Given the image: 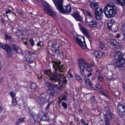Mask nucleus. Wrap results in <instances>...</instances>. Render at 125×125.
Masks as SVG:
<instances>
[{"label": "nucleus", "mask_w": 125, "mask_h": 125, "mask_svg": "<svg viewBox=\"0 0 125 125\" xmlns=\"http://www.w3.org/2000/svg\"><path fill=\"white\" fill-rule=\"evenodd\" d=\"M10 94L11 97L12 98H14V97H15V95L13 92H10Z\"/></svg>", "instance_id": "nucleus-48"}, {"label": "nucleus", "mask_w": 125, "mask_h": 125, "mask_svg": "<svg viewBox=\"0 0 125 125\" xmlns=\"http://www.w3.org/2000/svg\"><path fill=\"white\" fill-rule=\"evenodd\" d=\"M116 90V91H114L115 92L114 93L116 95V96H117L118 95H119V91Z\"/></svg>", "instance_id": "nucleus-50"}, {"label": "nucleus", "mask_w": 125, "mask_h": 125, "mask_svg": "<svg viewBox=\"0 0 125 125\" xmlns=\"http://www.w3.org/2000/svg\"><path fill=\"white\" fill-rule=\"evenodd\" d=\"M84 69L80 70V73L81 75L83 77H84V78L86 76H87L84 74Z\"/></svg>", "instance_id": "nucleus-39"}, {"label": "nucleus", "mask_w": 125, "mask_h": 125, "mask_svg": "<svg viewBox=\"0 0 125 125\" xmlns=\"http://www.w3.org/2000/svg\"><path fill=\"white\" fill-rule=\"evenodd\" d=\"M53 103V102L51 101L47 105V107L46 108L45 111H46L48 110L49 108V106L51 105Z\"/></svg>", "instance_id": "nucleus-40"}, {"label": "nucleus", "mask_w": 125, "mask_h": 125, "mask_svg": "<svg viewBox=\"0 0 125 125\" xmlns=\"http://www.w3.org/2000/svg\"><path fill=\"white\" fill-rule=\"evenodd\" d=\"M111 43L113 46H119L116 40L114 39H111L110 40Z\"/></svg>", "instance_id": "nucleus-23"}, {"label": "nucleus", "mask_w": 125, "mask_h": 125, "mask_svg": "<svg viewBox=\"0 0 125 125\" xmlns=\"http://www.w3.org/2000/svg\"><path fill=\"white\" fill-rule=\"evenodd\" d=\"M62 102V100H59L58 103H59V105H60V103Z\"/></svg>", "instance_id": "nucleus-57"}, {"label": "nucleus", "mask_w": 125, "mask_h": 125, "mask_svg": "<svg viewBox=\"0 0 125 125\" xmlns=\"http://www.w3.org/2000/svg\"><path fill=\"white\" fill-rule=\"evenodd\" d=\"M112 21H114L113 20L111 19V20L109 21L107 24L108 28L109 30H111L112 29L111 27L113 25Z\"/></svg>", "instance_id": "nucleus-24"}, {"label": "nucleus", "mask_w": 125, "mask_h": 125, "mask_svg": "<svg viewBox=\"0 0 125 125\" xmlns=\"http://www.w3.org/2000/svg\"><path fill=\"white\" fill-rule=\"evenodd\" d=\"M28 54L30 56L33 55H35L33 52L31 51H28Z\"/></svg>", "instance_id": "nucleus-46"}, {"label": "nucleus", "mask_w": 125, "mask_h": 125, "mask_svg": "<svg viewBox=\"0 0 125 125\" xmlns=\"http://www.w3.org/2000/svg\"><path fill=\"white\" fill-rule=\"evenodd\" d=\"M123 34L124 36V38L125 39V29L123 31Z\"/></svg>", "instance_id": "nucleus-52"}, {"label": "nucleus", "mask_w": 125, "mask_h": 125, "mask_svg": "<svg viewBox=\"0 0 125 125\" xmlns=\"http://www.w3.org/2000/svg\"><path fill=\"white\" fill-rule=\"evenodd\" d=\"M102 93V94H103L104 95V96H106V97L107 98H108V95H107L103 91H102L101 92Z\"/></svg>", "instance_id": "nucleus-51"}, {"label": "nucleus", "mask_w": 125, "mask_h": 125, "mask_svg": "<svg viewBox=\"0 0 125 125\" xmlns=\"http://www.w3.org/2000/svg\"><path fill=\"white\" fill-rule=\"evenodd\" d=\"M33 118L34 120L36 122H38L39 120L38 116L35 114H34L32 115Z\"/></svg>", "instance_id": "nucleus-29"}, {"label": "nucleus", "mask_w": 125, "mask_h": 125, "mask_svg": "<svg viewBox=\"0 0 125 125\" xmlns=\"http://www.w3.org/2000/svg\"><path fill=\"white\" fill-rule=\"evenodd\" d=\"M117 8L114 4L112 3L108 4L104 7L103 11L106 16L111 18L116 14Z\"/></svg>", "instance_id": "nucleus-2"}, {"label": "nucleus", "mask_w": 125, "mask_h": 125, "mask_svg": "<svg viewBox=\"0 0 125 125\" xmlns=\"http://www.w3.org/2000/svg\"><path fill=\"white\" fill-rule=\"evenodd\" d=\"M114 58L115 60L116 66L115 67L120 68L125 63V60L120 52H116L114 56Z\"/></svg>", "instance_id": "nucleus-4"}, {"label": "nucleus", "mask_w": 125, "mask_h": 125, "mask_svg": "<svg viewBox=\"0 0 125 125\" xmlns=\"http://www.w3.org/2000/svg\"><path fill=\"white\" fill-rule=\"evenodd\" d=\"M98 23V21L96 20H92L88 23V25L91 28L96 27Z\"/></svg>", "instance_id": "nucleus-15"}, {"label": "nucleus", "mask_w": 125, "mask_h": 125, "mask_svg": "<svg viewBox=\"0 0 125 125\" xmlns=\"http://www.w3.org/2000/svg\"><path fill=\"white\" fill-rule=\"evenodd\" d=\"M92 74L91 73H88L87 74L88 76L89 77Z\"/></svg>", "instance_id": "nucleus-58"}, {"label": "nucleus", "mask_w": 125, "mask_h": 125, "mask_svg": "<svg viewBox=\"0 0 125 125\" xmlns=\"http://www.w3.org/2000/svg\"><path fill=\"white\" fill-rule=\"evenodd\" d=\"M94 96H93L91 99V101L92 103H94L95 101Z\"/></svg>", "instance_id": "nucleus-47"}, {"label": "nucleus", "mask_w": 125, "mask_h": 125, "mask_svg": "<svg viewBox=\"0 0 125 125\" xmlns=\"http://www.w3.org/2000/svg\"><path fill=\"white\" fill-rule=\"evenodd\" d=\"M90 6L92 8L93 10H94L98 6V4L97 3L94 2H91L90 3Z\"/></svg>", "instance_id": "nucleus-18"}, {"label": "nucleus", "mask_w": 125, "mask_h": 125, "mask_svg": "<svg viewBox=\"0 0 125 125\" xmlns=\"http://www.w3.org/2000/svg\"><path fill=\"white\" fill-rule=\"evenodd\" d=\"M99 73L98 72H96V74H97V73ZM97 75L98 76H97V75H96V76H97V79L98 80V81L100 82H102L104 81V78L102 76H101L99 75L98 74H97Z\"/></svg>", "instance_id": "nucleus-26"}, {"label": "nucleus", "mask_w": 125, "mask_h": 125, "mask_svg": "<svg viewBox=\"0 0 125 125\" xmlns=\"http://www.w3.org/2000/svg\"><path fill=\"white\" fill-rule=\"evenodd\" d=\"M46 99L44 97L38 98L36 100V101L41 106L43 105L45 103Z\"/></svg>", "instance_id": "nucleus-13"}, {"label": "nucleus", "mask_w": 125, "mask_h": 125, "mask_svg": "<svg viewBox=\"0 0 125 125\" xmlns=\"http://www.w3.org/2000/svg\"><path fill=\"white\" fill-rule=\"evenodd\" d=\"M105 125H110V121L109 119H108L107 118L105 119L104 121Z\"/></svg>", "instance_id": "nucleus-38"}, {"label": "nucleus", "mask_w": 125, "mask_h": 125, "mask_svg": "<svg viewBox=\"0 0 125 125\" xmlns=\"http://www.w3.org/2000/svg\"><path fill=\"white\" fill-rule=\"evenodd\" d=\"M11 48L12 49L15 51L17 53H20L19 52H18V50L19 49L18 47L15 44H12L10 46Z\"/></svg>", "instance_id": "nucleus-19"}, {"label": "nucleus", "mask_w": 125, "mask_h": 125, "mask_svg": "<svg viewBox=\"0 0 125 125\" xmlns=\"http://www.w3.org/2000/svg\"><path fill=\"white\" fill-rule=\"evenodd\" d=\"M51 46L52 48L55 49L54 50L55 52H59V51L58 49L59 48V45L58 44L55 43L53 44Z\"/></svg>", "instance_id": "nucleus-20"}, {"label": "nucleus", "mask_w": 125, "mask_h": 125, "mask_svg": "<svg viewBox=\"0 0 125 125\" xmlns=\"http://www.w3.org/2000/svg\"><path fill=\"white\" fill-rule=\"evenodd\" d=\"M78 25H79V26L80 27V29H81V27H83L82 26V24H81V23H78Z\"/></svg>", "instance_id": "nucleus-54"}, {"label": "nucleus", "mask_w": 125, "mask_h": 125, "mask_svg": "<svg viewBox=\"0 0 125 125\" xmlns=\"http://www.w3.org/2000/svg\"><path fill=\"white\" fill-rule=\"evenodd\" d=\"M12 104L14 105H16L17 104V101L15 98H12Z\"/></svg>", "instance_id": "nucleus-42"}, {"label": "nucleus", "mask_w": 125, "mask_h": 125, "mask_svg": "<svg viewBox=\"0 0 125 125\" xmlns=\"http://www.w3.org/2000/svg\"><path fill=\"white\" fill-rule=\"evenodd\" d=\"M25 118H20L18 119L17 120V121L16 122L15 124L16 125H18L19 124V122H24V119Z\"/></svg>", "instance_id": "nucleus-28"}, {"label": "nucleus", "mask_w": 125, "mask_h": 125, "mask_svg": "<svg viewBox=\"0 0 125 125\" xmlns=\"http://www.w3.org/2000/svg\"><path fill=\"white\" fill-rule=\"evenodd\" d=\"M116 3L122 6L125 5V0H115Z\"/></svg>", "instance_id": "nucleus-22"}, {"label": "nucleus", "mask_w": 125, "mask_h": 125, "mask_svg": "<svg viewBox=\"0 0 125 125\" xmlns=\"http://www.w3.org/2000/svg\"><path fill=\"white\" fill-rule=\"evenodd\" d=\"M16 34L17 36H21L23 35L22 31L21 30H18Z\"/></svg>", "instance_id": "nucleus-32"}, {"label": "nucleus", "mask_w": 125, "mask_h": 125, "mask_svg": "<svg viewBox=\"0 0 125 125\" xmlns=\"http://www.w3.org/2000/svg\"><path fill=\"white\" fill-rule=\"evenodd\" d=\"M18 30V29L16 28H13L12 30V31L14 33H16Z\"/></svg>", "instance_id": "nucleus-49"}, {"label": "nucleus", "mask_w": 125, "mask_h": 125, "mask_svg": "<svg viewBox=\"0 0 125 125\" xmlns=\"http://www.w3.org/2000/svg\"><path fill=\"white\" fill-rule=\"evenodd\" d=\"M106 79L109 81H113L115 80L114 78H112L111 76H109L106 78Z\"/></svg>", "instance_id": "nucleus-43"}, {"label": "nucleus", "mask_w": 125, "mask_h": 125, "mask_svg": "<svg viewBox=\"0 0 125 125\" xmlns=\"http://www.w3.org/2000/svg\"><path fill=\"white\" fill-rule=\"evenodd\" d=\"M125 27V23L122 24L121 28L122 29H124Z\"/></svg>", "instance_id": "nucleus-53"}, {"label": "nucleus", "mask_w": 125, "mask_h": 125, "mask_svg": "<svg viewBox=\"0 0 125 125\" xmlns=\"http://www.w3.org/2000/svg\"><path fill=\"white\" fill-rule=\"evenodd\" d=\"M85 35V36L88 38L89 37V35L88 34V33H86L84 34Z\"/></svg>", "instance_id": "nucleus-56"}, {"label": "nucleus", "mask_w": 125, "mask_h": 125, "mask_svg": "<svg viewBox=\"0 0 125 125\" xmlns=\"http://www.w3.org/2000/svg\"><path fill=\"white\" fill-rule=\"evenodd\" d=\"M96 87L98 89L102 90V86L99 83H97L95 84Z\"/></svg>", "instance_id": "nucleus-33"}, {"label": "nucleus", "mask_w": 125, "mask_h": 125, "mask_svg": "<svg viewBox=\"0 0 125 125\" xmlns=\"http://www.w3.org/2000/svg\"><path fill=\"white\" fill-rule=\"evenodd\" d=\"M75 78L77 81L80 83H82L83 82L82 78L79 76L76 75L75 76Z\"/></svg>", "instance_id": "nucleus-27"}, {"label": "nucleus", "mask_w": 125, "mask_h": 125, "mask_svg": "<svg viewBox=\"0 0 125 125\" xmlns=\"http://www.w3.org/2000/svg\"><path fill=\"white\" fill-rule=\"evenodd\" d=\"M0 47L6 51L8 56H10L12 54V50L7 44H4L2 43H0Z\"/></svg>", "instance_id": "nucleus-8"}, {"label": "nucleus", "mask_w": 125, "mask_h": 125, "mask_svg": "<svg viewBox=\"0 0 125 125\" xmlns=\"http://www.w3.org/2000/svg\"><path fill=\"white\" fill-rule=\"evenodd\" d=\"M73 16L77 21L81 22H83V20L81 16L78 13H74L73 14Z\"/></svg>", "instance_id": "nucleus-12"}, {"label": "nucleus", "mask_w": 125, "mask_h": 125, "mask_svg": "<svg viewBox=\"0 0 125 125\" xmlns=\"http://www.w3.org/2000/svg\"><path fill=\"white\" fill-rule=\"evenodd\" d=\"M80 30L84 34H85L88 32L87 31L86 29L83 27H81Z\"/></svg>", "instance_id": "nucleus-34"}, {"label": "nucleus", "mask_w": 125, "mask_h": 125, "mask_svg": "<svg viewBox=\"0 0 125 125\" xmlns=\"http://www.w3.org/2000/svg\"><path fill=\"white\" fill-rule=\"evenodd\" d=\"M94 10L95 11L96 19L97 20H100L102 18L101 15L103 13L102 9L98 6Z\"/></svg>", "instance_id": "nucleus-6"}, {"label": "nucleus", "mask_w": 125, "mask_h": 125, "mask_svg": "<svg viewBox=\"0 0 125 125\" xmlns=\"http://www.w3.org/2000/svg\"><path fill=\"white\" fill-rule=\"evenodd\" d=\"M53 91V92H50V94L51 96H53L54 95V93H55L56 91L54 89V91Z\"/></svg>", "instance_id": "nucleus-45"}, {"label": "nucleus", "mask_w": 125, "mask_h": 125, "mask_svg": "<svg viewBox=\"0 0 125 125\" xmlns=\"http://www.w3.org/2000/svg\"><path fill=\"white\" fill-rule=\"evenodd\" d=\"M26 60L29 63H32L33 61V60H32L29 57H27L26 59Z\"/></svg>", "instance_id": "nucleus-35"}, {"label": "nucleus", "mask_w": 125, "mask_h": 125, "mask_svg": "<svg viewBox=\"0 0 125 125\" xmlns=\"http://www.w3.org/2000/svg\"><path fill=\"white\" fill-rule=\"evenodd\" d=\"M84 79L85 83L87 85L91 87H93V85L92 82L87 76L85 77V78H84Z\"/></svg>", "instance_id": "nucleus-16"}, {"label": "nucleus", "mask_w": 125, "mask_h": 125, "mask_svg": "<svg viewBox=\"0 0 125 125\" xmlns=\"http://www.w3.org/2000/svg\"><path fill=\"white\" fill-rule=\"evenodd\" d=\"M86 65H86V66L85 68L86 71L89 72H91L93 71V69L92 68L91 65H89L88 63H87Z\"/></svg>", "instance_id": "nucleus-25"}, {"label": "nucleus", "mask_w": 125, "mask_h": 125, "mask_svg": "<svg viewBox=\"0 0 125 125\" xmlns=\"http://www.w3.org/2000/svg\"><path fill=\"white\" fill-rule=\"evenodd\" d=\"M113 114L110 111H105V114H104V119L107 118L108 119H111L112 118Z\"/></svg>", "instance_id": "nucleus-14"}, {"label": "nucleus", "mask_w": 125, "mask_h": 125, "mask_svg": "<svg viewBox=\"0 0 125 125\" xmlns=\"http://www.w3.org/2000/svg\"><path fill=\"white\" fill-rule=\"evenodd\" d=\"M81 122L82 123H85V121H84V119H82L81 120Z\"/></svg>", "instance_id": "nucleus-59"}, {"label": "nucleus", "mask_w": 125, "mask_h": 125, "mask_svg": "<svg viewBox=\"0 0 125 125\" xmlns=\"http://www.w3.org/2000/svg\"><path fill=\"white\" fill-rule=\"evenodd\" d=\"M63 1V0H54L53 2L60 12L64 14L71 12L72 10L71 6L69 5H67L64 9L62 5Z\"/></svg>", "instance_id": "nucleus-3"}, {"label": "nucleus", "mask_w": 125, "mask_h": 125, "mask_svg": "<svg viewBox=\"0 0 125 125\" xmlns=\"http://www.w3.org/2000/svg\"><path fill=\"white\" fill-rule=\"evenodd\" d=\"M93 54L95 57L99 58L102 56L103 53L100 51L95 52L93 53Z\"/></svg>", "instance_id": "nucleus-17"}, {"label": "nucleus", "mask_w": 125, "mask_h": 125, "mask_svg": "<svg viewBox=\"0 0 125 125\" xmlns=\"http://www.w3.org/2000/svg\"><path fill=\"white\" fill-rule=\"evenodd\" d=\"M45 84L46 86L47 89L49 91H54V88L58 89V86L57 84H54L49 81H45Z\"/></svg>", "instance_id": "nucleus-7"}, {"label": "nucleus", "mask_w": 125, "mask_h": 125, "mask_svg": "<svg viewBox=\"0 0 125 125\" xmlns=\"http://www.w3.org/2000/svg\"><path fill=\"white\" fill-rule=\"evenodd\" d=\"M84 59H81L79 60L78 63L80 70L84 69L86 67V64L88 63Z\"/></svg>", "instance_id": "nucleus-9"}, {"label": "nucleus", "mask_w": 125, "mask_h": 125, "mask_svg": "<svg viewBox=\"0 0 125 125\" xmlns=\"http://www.w3.org/2000/svg\"><path fill=\"white\" fill-rule=\"evenodd\" d=\"M44 10L49 15L52 17L55 16V13L52 11V10L49 6L46 5L45 6Z\"/></svg>", "instance_id": "nucleus-10"}, {"label": "nucleus", "mask_w": 125, "mask_h": 125, "mask_svg": "<svg viewBox=\"0 0 125 125\" xmlns=\"http://www.w3.org/2000/svg\"><path fill=\"white\" fill-rule=\"evenodd\" d=\"M5 36L6 39L10 40L12 39V37L8 35L7 34H5Z\"/></svg>", "instance_id": "nucleus-41"}, {"label": "nucleus", "mask_w": 125, "mask_h": 125, "mask_svg": "<svg viewBox=\"0 0 125 125\" xmlns=\"http://www.w3.org/2000/svg\"><path fill=\"white\" fill-rule=\"evenodd\" d=\"M83 39L84 42H82L81 39H80L77 38H76V40L78 43V44L83 49H85L86 48V45L85 42V39L84 37H83Z\"/></svg>", "instance_id": "nucleus-11"}, {"label": "nucleus", "mask_w": 125, "mask_h": 125, "mask_svg": "<svg viewBox=\"0 0 125 125\" xmlns=\"http://www.w3.org/2000/svg\"><path fill=\"white\" fill-rule=\"evenodd\" d=\"M123 89L125 91V85L124 86Z\"/></svg>", "instance_id": "nucleus-64"}, {"label": "nucleus", "mask_w": 125, "mask_h": 125, "mask_svg": "<svg viewBox=\"0 0 125 125\" xmlns=\"http://www.w3.org/2000/svg\"><path fill=\"white\" fill-rule=\"evenodd\" d=\"M116 37L118 38L120 37V34H117L116 35Z\"/></svg>", "instance_id": "nucleus-60"}, {"label": "nucleus", "mask_w": 125, "mask_h": 125, "mask_svg": "<svg viewBox=\"0 0 125 125\" xmlns=\"http://www.w3.org/2000/svg\"><path fill=\"white\" fill-rule=\"evenodd\" d=\"M52 63L54 71L51 73L50 70H45L43 71L44 73L49 76L50 80L56 81H59V84L61 86L64 85L67 81L65 77H63L65 71V68L63 65L60 66L61 61H54Z\"/></svg>", "instance_id": "nucleus-1"}, {"label": "nucleus", "mask_w": 125, "mask_h": 125, "mask_svg": "<svg viewBox=\"0 0 125 125\" xmlns=\"http://www.w3.org/2000/svg\"><path fill=\"white\" fill-rule=\"evenodd\" d=\"M10 10H9L6 11V14H7L8 13H10Z\"/></svg>", "instance_id": "nucleus-55"}, {"label": "nucleus", "mask_w": 125, "mask_h": 125, "mask_svg": "<svg viewBox=\"0 0 125 125\" xmlns=\"http://www.w3.org/2000/svg\"><path fill=\"white\" fill-rule=\"evenodd\" d=\"M67 98V97L66 96H64L62 98V99L63 100L64 99H65Z\"/></svg>", "instance_id": "nucleus-62"}, {"label": "nucleus", "mask_w": 125, "mask_h": 125, "mask_svg": "<svg viewBox=\"0 0 125 125\" xmlns=\"http://www.w3.org/2000/svg\"><path fill=\"white\" fill-rule=\"evenodd\" d=\"M30 42L31 45L32 46H33L34 45V42L32 39H30Z\"/></svg>", "instance_id": "nucleus-44"}, {"label": "nucleus", "mask_w": 125, "mask_h": 125, "mask_svg": "<svg viewBox=\"0 0 125 125\" xmlns=\"http://www.w3.org/2000/svg\"><path fill=\"white\" fill-rule=\"evenodd\" d=\"M62 106L63 107L64 109H66L68 106L66 103L63 102L62 103Z\"/></svg>", "instance_id": "nucleus-37"}, {"label": "nucleus", "mask_w": 125, "mask_h": 125, "mask_svg": "<svg viewBox=\"0 0 125 125\" xmlns=\"http://www.w3.org/2000/svg\"><path fill=\"white\" fill-rule=\"evenodd\" d=\"M41 120L45 121H48L49 120V118L47 115H42L41 117H40Z\"/></svg>", "instance_id": "nucleus-21"}, {"label": "nucleus", "mask_w": 125, "mask_h": 125, "mask_svg": "<svg viewBox=\"0 0 125 125\" xmlns=\"http://www.w3.org/2000/svg\"><path fill=\"white\" fill-rule=\"evenodd\" d=\"M86 12L87 13V15L88 16L89 18H93L94 17L93 14H92L91 12L88 11H86Z\"/></svg>", "instance_id": "nucleus-30"}, {"label": "nucleus", "mask_w": 125, "mask_h": 125, "mask_svg": "<svg viewBox=\"0 0 125 125\" xmlns=\"http://www.w3.org/2000/svg\"><path fill=\"white\" fill-rule=\"evenodd\" d=\"M37 85L34 83H32L31 85V88L32 90H34L36 88Z\"/></svg>", "instance_id": "nucleus-31"}, {"label": "nucleus", "mask_w": 125, "mask_h": 125, "mask_svg": "<svg viewBox=\"0 0 125 125\" xmlns=\"http://www.w3.org/2000/svg\"><path fill=\"white\" fill-rule=\"evenodd\" d=\"M69 75L70 77H71V78H73V75L71 73H69Z\"/></svg>", "instance_id": "nucleus-61"}, {"label": "nucleus", "mask_w": 125, "mask_h": 125, "mask_svg": "<svg viewBox=\"0 0 125 125\" xmlns=\"http://www.w3.org/2000/svg\"><path fill=\"white\" fill-rule=\"evenodd\" d=\"M99 45V48L101 49H103L104 47V43L103 42H100Z\"/></svg>", "instance_id": "nucleus-36"}, {"label": "nucleus", "mask_w": 125, "mask_h": 125, "mask_svg": "<svg viewBox=\"0 0 125 125\" xmlns=\"http://www.w3.org/2000/svg\"><path fill=\"white\" fill-rule=\"evenodd\" d=\"M40 43L39 42L37 44V45L38 46H40Z\"/></svg>", "instance_id": "nucleus-63"}, {"label": "nucleus", "mask_w": 125, "mask_h": 125, "mask_svg": "<svg viewBox=\"0 0 125 125\" xmlns=\"http://www.w3.org/2000/svg\"><path fill=\"white\" fill-rule=\"evenodd\" d=\"M117 108L119 115L123 117L125 115V106L121 104H118L117 105Z\"/></svg>", "instance_id": "nucleus-5"}]
</instances>
